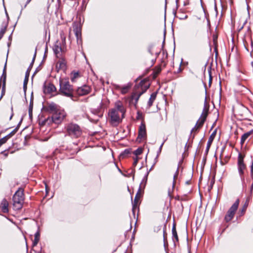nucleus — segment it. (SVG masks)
I'll list each match as a JSON object with an SVG mask.
<instances>
[{"label": "nucleus", "instance_id": "obj_27", "mask_svg": "<svg viewBox=\"0 0 253 253\" xmlns=\"http://www.w3.org/2000/svg\"><path fill=\"white\" fill-rule=\"evenodd\" d=\"M127 90H128L127 87H124L122 88L121 92L122 93L125 94V93H126V92L127 91Z\"/></svg>", "mask_w": 253, "mask_h": 253}, {"label": "nucleus", "instance_id": "obj_19", "mask_svg": "<svg viewBox=\"0 0 253 253\" xmlns=\"http://www.w3.org/2000/svg\"><path fill=\"white\" fill-rule=\"evenodd\" d=\"M214 136H215V134L214 133H213L212 134H211L210 138H209V140H208V144H207V149H209V148L210 147L211 144L214 138Z\"/></svg>", "mask_w": 253, "mask_h": 253}, {"label": "nucleus", "instance_id": "obj_34", "mask_svg": "<svg viewBox=\"0 0 253 253\" xmlns=\"http://www.w3.org/2000/svg\"><path fill=\"white\" fill-rule=\"evenodd\" d=\"M29 73L27 72L26 74V75H25V78H27L28 77V79H29Z\"/></svg>", "mask_w": 253, "mask_h": 253}, {"label": "nucleus", "instance_id": "obj_11", "mask_svg": "<svg viewBox=\"0 0 253 253\" xmlns=\"http://www.w3.org/2000/svg\"><path fill=\"white\" fill-rule=\"evenodd\" d=\"M56 90V88L52 84L48 83L45 84L43 87V92L45 94H51L54 92Z\"/></svg>", "mask_w": 253, "mask_h": 253}, {"label": "nucleus", "instance_id": "obj_26", "mask_svg": "<svg viewBox=\"0 0 253 253\" xmlns=\"http://www.w3.org/2000/svg\"><path fill=\"white\" fill-rule=\"evenodd\" d=\"M139 159L140 158L139 157H136V156L133 158V159H134L133 165L134 166H136L137 165Z\"/></svg>", "mask_w": 253, "mask_h": 253}, {"label": "nucleus", "instance_id": "obj_6", "mask_svg": "<svg viewBox=\"0 0 253 253\" xmlns=\"http://www.w3.org/2000/svg\"><path fill=\"white\" fill-rule=\"evenodd\" d=\"M239 204V200L237 199L229 209L225 216V219L226 222L230 221L233 218L235 213L238 209Z\"/></svg>", "mask_w": 253, "mask_h": 253}, {"label": "nucleus", "instance_id": "obj_17", "mask_svg": "<svg viewBox=\"0 0 253 253\" xmlns=\"http://www.w3.org/2000/svg\"><path fill=\"white\" fill-rule=\"evenodd\" d=\"M156 93H153L151 95L150 98L148 102V105L149 107H150L152 105L153 102L154 101V100L156 99Z\"/></svg>", "mask_w": 253, "mask_h": 253}, {"label": "nucleus", "instance_id": "obj_15", "mask_svg": "<svg viewBox=\"0 0 253 253\" xmlns=\"http://www.w3.org/2000/svg\"><path fill=\"white\" fill-rule=\"evenodd\" d=\"M203 21L201 18L194 17L192 20V23L194 26H197L198 25H200Z\"/></svg>", "mask_w": 253, "mask_h": 253}, {"label": "nucleus", "instance_id": "obj_37", "mask_svg": "<svg viewBox=\"0 0 253 253\" xmlns=\"http://www.w3.org/2000/svg\"><path fill=\"white\" fill-rule=\"evenodd\" d=\"M2 95H3V94H1V96L0 97V100L1 99L2 97Z\"/></svg>", "mask_w": 253, "mask_h": 253}, {"label": "nucleus", "instance_id": "obj_13", "mask_svg": "<svg viewBox=\"0 0 253 253\" xmlns=\"http://www.w3.org/2000/svg\"><path fill=\"white\" fill-rule=\"evenodd\" d=\"M53 50L54 53L56 54L57 57H58V54L60 53L62 51V47L61 46V43L59 42H56L53 46Z\"/></svg>", "mask_w": 253, "mask_h": 253}, {"label": "nucleus", "instance_id": "obj_38", "mask_svg": "<svg viewBox=\"0 0 253 253\" xmlns=\"http://www.w3.org/2000/svg\"><path fill=\"white\" fill-rule=\"evenodd\" d=\"M12 116H13V114H12V115H11L10 118V119H11V118H12Z\"/></svg>", "mask_w": 253, "mask_h": 253}, {"label": "nucleus", "instance_id": "obj_12", "mask_svg": "<svg viewBox=\"0 0 253 253\" xmlns=\"http://www.w3.org/2000/svg\"><path fill=\"white\" fill-rule=\"evenodd\" d=\"M57 71L59 70L65 71L66 69V62L64 59H60L57 62L56 66Z\"/></svg>", "mask_w": 253, "mask_h": 253}, {"label": "nucleus", "instance_id": "obj_35", "mask_svg": "<svg viewBox=\"0 0 253 253\" xmlns=\"http://www.w3.org/2000/svg\"><path fill=\"white\" fill-rule=\"evenodd\" d=\"M211 80H212V79H211V75H210V81H209L210 84H211Z\"/></svg>", "mask_w": 253, "mask_h": 253}, {"label": "nucleus", "instance_id": "obj_30", "mask_svg": "<svg viewBox=\"0 0 253 253\" xmlns=\"http://www.w3.org/2000/svg\"><path fill=\"white\" fill-rule=\"evenodd\" d=\"M28 82V77L27 78H25V80H24V84H27Z\"/></svg>", "mask_w": 253, "mask_h": 253}, {"label": "nucleus", "instance_id": "obj_36", "mask_svg": "<svg viewBox=\"0 0 253 253\" xmlns=\"http://www.w3.org/2000/svg\"><path fill=\"white\" fill-rule=\"evenodd\" d=\"M31 0H27V2H26V5H25V6L27 5V4L28 3H29L30 2V1H31Z\"/></svg>", "mask_w": 253, "mask_h": 253}, {"label": "nucleus", "instance_id": "obj_29", "mask_svg": "<svg viewBox=\"0 0 253 253\" xmlns=\"http://www.w3.org/2000/svg\"><path fill=\"white\" fill-rule=\"evenodd\" d=\"M32 108H33V104L32 103H31L30 108H29V114H30L32 113Z\"/></svg>", "mask_w": 253, "mask_h": 253}, {"label": "nucleus", "instance_id": "obj_32", "mask_svg": "<svg viewBox=\"0 0 253 253\" xmlns=\"http://www.w3.org/2000/svg\"><path fill=\"white\" fill-rule=\"evenodd\" d=\"M27 84H23V88H24V90L25 91H26V89L27 88Z\"/></svg>", "mask_w": 253, "mask_h": 253}, {"label": "nucleus", "instance_id": "obj_2", "mask_svg": "<svg viewBox=\"0 0 253 253\" xmlns=\"http://www.w3.org/2000/svg\"><path fill=\"white\" fill-rule=\"evenodd\" d=\"M49 109L52 113V116L51 118H48L45 120V123L47 124H50L51 123H54L56 124H60L66 116L64 110L58 109L57 107L54 104L50 105Z\"/></svg>", "mask_w": 253, "mask_h": 253}, {"label": "nucleus", "instance_id": "obj_3", "mask_svg": "<svg viewBox=\"0 0 253 253\" xmlns=\"http://www.w3.org/2000/svg\"><path fill=\"white\" fill-rule=\"evenodd\" d=\"M59 83L60 93L67 97H72L73 89L68 80L66 79H61Z\"/></svg>", "mask_w": 253, "mask_h": 253}, {"label": "nucleus", "instance_id": "obj_9", "mask_svg": "<svg viewBox=\"0 0 253 253\" xmlns=\"http://www.w3.org/2000/svg\"><path fill=\"white\" fill-rule=\"evenodd\" d=\"M90 90V88L88 85H84L79 87L77 90L76 93L80 96L85 95L88 94Z\"/></svg>", "mask_w": 253, "mask_h": 253}, {"label": "nucleus", "instance_id": "obj_16", "mask_svg": "<svg viewBox=\"0 0 253 253\" xmlns=\"http://www.w3.org/2000/svg\"><path fill=\"white\" fill-rule=\"evenodd\" d=\"M252 133H253L252 131H250L249 132H247L244 133L242 136L241 139V143L242 144H243L245 142L246 140L252 134Z\"/></svg>", "mask_w": 253, "mask_h": 253}, {"label": "nucleus", "instance_id": "obj_23", "mask_svg": "<svg viewBox=\"0 0 253 253\" xmlns=\"http://www.w3.org/2000/svg\"><path fill=\"white\" fill-rule=\"evenodd\" d=\"M9 137L8 136H5L0 139V147L4 143H5L8 140Z\"/></svg>", "mask_w": 253, "mask_h": 253}, {"label": "nucleus", "instance_id": "obj_21", "mask_svg": "<svg viewBox=\"0 0 253 253\" xmlns=\"http://www.w3.org/2000/svg\"><path fill=\"white\" fill-rule=\"evenodd\" d=\"M172 232L173 238L176 240V241L177 242L178 241V235L176 231L175 227L174 226L172 228Z\"/></svg>", "mask_w": 253, "mask_h": 253}, {"label": "nucleus", "instance_id": "obj_25", "mask_svg": "<svg viewBox=\"0 0 253 253\" xmlns=\"http://www.w3.org/2000/svg\"><path fill=\"white\" fill-rule=\"evenodd\" d=\"M74 31L75 33L77 38H79V36L81 35L80 30L79 29H74Z\"/></svg>", "mask_w": 253, "mask_h": 253}, {"label": "nucleus", "instance_id": "obj_8", "mask_svg": "<svg viewBox=\"0 0 253 253\" xmlns=\"http://www.w3.org/2000/svg\"><path fill=\"white\" fill-rule=\"evenodd\" d=\"M146 138V126L144 123H142L138 129V139L140 140H144Z\"/></svg>", "mask_w": 253, "mask_h": 253}, {"label": "nucleus", "instance_id": "obj_20", "mask_svg": "<svg viewBox=\"0 0 253 253\" xmlns=\"http://www.w3.org/2000/svg\"><path fill=\"white\" fill-rule=\"evenodd\" d=\"M143 152V149L142 148H138L137 150L133 152V154L136 157H139V156L142 154Z\"/></svg>", "mask_w": 253, "mask_h": 253}, {"label": "nucleus", "instance_id": "obj_5", "mask_svg": "<svg viewBox=\"0 0 253 253\" xmlns=\"http://www.w3.org/2000/svg\"><path fill=\"white\" fill-rule=\"evenodd\" d=\"M66 130L69 135L78 137L82 134V131L79 126L74 124H70L66 127Z\"/></svg>", "mask_w": 253, "mask_h": 253}, {"label": "nucleus", "instance_id": "obj_14", "mask_svg": "<svg viewBox=\"0 0 253 253\" xmlns=\"http://www.w3.org/2000/svg\"><path fill=\"white\" fill-rule=\"evenodd\" d=\"M8 203L6 200L3 199L1 203V209L3 212L6 213L8 211Z\"/></svg>", "mask_w": 253, "mask_h": 253}, {"label": "nucleus", "instance_id": "obj_28", "mask_svg": "<svg viewBox=\"0 0 253 253\" xmlns=\"http://www.w3.org/2000/svg\"><path fill=\"white\" fill-rule=\"evenodd\" d=\"M138 202V195H137L134 199V205H133V208H134V207L136 206V205L137 204V203Z\"/></svg>", "mask_w": 253, "mask_h": 253}, {"label": "nucleus", "instance_id": "obj_7", "mask_svg": "<svg viewBox=\"0 0 253 253\" xmlns=\"http://www.w3.org/2000/svg\"><path fill=\"white\" fill-rule=\"evenodd\" d=\"M208 113V109L205 106L200 119L198 120L195 127L200 128L204 124Z\"/></svg>", "mask_w": 253, "mask_h": 253}, {"label": "nucleus", "instance_id": "obj_31", "mask_svg": "<svg viewBox=\"0 0 253 253\" xmlns=\"http://www.w3.org/2000/svg\"><path fill=\"white\" fill-rule=\"evenodd\" d=\"M217 39V36L216 35L213 36V42H215Z\"/></svg>", "mask_w": 253, "mask_h": 253}, {"label": "nucleus", "instance_id": "obj_18", "mask_svg": "<svg viewBox=\"0 0 253 253\" xmlns=\"http://www.w3.org/2000/svg\"><path fill=\"white\" fill-rule=\"evenodd\" d=\"M80 77L79 73L78 72H73L71 74V80L73 82L76 81V79Z\"/></svg>", "mask_w": 253, "mask_h": 253}, {"label": "nucleus", "instance_id": "obj_1", "mask_svg": "<svg viewBox=\"0 0 253 253\" xmlns=\"http://www.w3.org/2000/svg\"><path fill=\"white\" fill-rule=\"evenodd\" d=\"M126 109L122 102L118 101L115 103V107L109 112L110 123L114 126L119 125L125 117Z\"/></svg>", "mask_w": 253, "mask_h": 253}, {"label": "nucleus", "instance_id": "obj_33", "mask_svg": "<svg viewBox=\"0 0 253 253\" xmlns=\"http://www.w3.org/2000/svg\"><path fill=\"white\" fill-rule=\"evenodd\" d=\"M198 128H199L195 127V126H194V127L192 129V131H196V130H197Z\"/></svg>", "mask_w": 253, "mask_h": 253}, {"label": "nucleus", "instance_id": "obj_10", "mask_svg": "<svg viewBox=\"0 0 253 253\" xmlns=\"http://www.w3.org/2000/svg\"><path fill=\"white\" fill-rule=\"evenodd\" d=\"M238 170L241 175L244 173V170L246 169V166L244 163L243 157L241 154H239L238 160Z\"/></svg>", "mask_w": 253, "mask_h": 253}, {"label": "nucleus", "instance_id": "obj_39", "mask_svg": "<svg viewBox=\"0 0 253 253\" xmlns=\"http://www.w3.org/2000/svg\"><path fill=\"white\" fill-rule=\"evenodd\" d=\"M142 93H140V94H139V96L140 95H141Z\"/></svg>", "mask_w": 253, "mask_h": 253}, {"label": "nucleus", "instance_id": "obj_4", "mask_svg": "<svg viewBox=\"0 0 253 253\" xmlns=\"http://www.w3.org/2000/svg\"><path fill=\"white\" fill-rule=\"evenodd\" d=\"M24 200V190L22 188H19L13 197V208L15 210H20L23 207Z\"/></svg>", "mask_w": 253, "mask_h": 253}, {"label": "nucleus", "instance_id": "obj_24", "mask_svg": "<svg viewBox=\"0 0 253 253\" xmlns=\"http://www.w3.org/2000/svg\"><path fill=\"white\" fill-rule=\"evenodd\" d=\"M178 174V170H177L175 173L174 174V175L173 176V182H172V187L173 188L174 187V186L175 185V180L177 178Z\"/></svg>", "mask_w": 253, "mask_h": 253}, {"label": "nucleus", "instance_id": "obj_22", "mask_svg": "<svg viewBox=\"0 0 253 253\" xmlns=\"http://www.w3.org/2000/svg\"><path fill=\"white\" fill-rule=\"evenodd\" d=\"M39 240H40V233L39 232H37L35 235V239H34V241L33 243V244L35 246L38 244Z\"/></svg>", "mask_w": 253, "mask_h": 253}]
</instances>
